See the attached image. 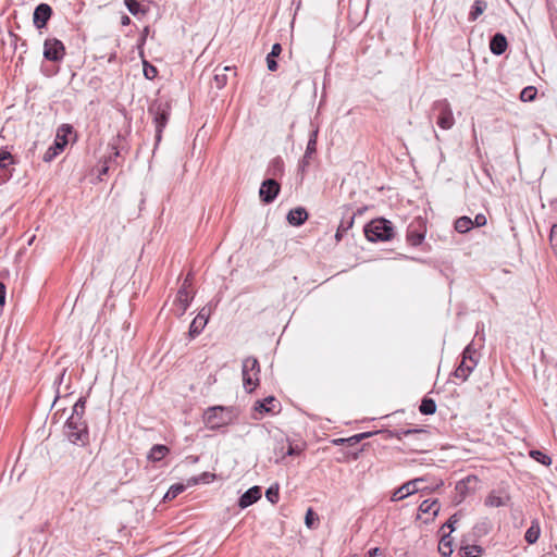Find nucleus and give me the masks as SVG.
Listing matches in <instances>:
<instances>
[{
    "label": "nucleus",
    "instance_id": "nucleus-50",
    "mask_svg": "<svg viewBox=\"0 0 557 557\" xmlns=\"http://www.w3.org/2000/svg\"><path fill=\"white\" fill-rule=\"evenodd\" d=\"M301 449L298 446H293L292 444L288 445L287 455H299Z\"/></svg>",
    "mask_w": 557,
    "mask_h": 557
},
{
    "label": "nucleus",
    "instance_id": "nucleus-10",
    "mask_svg": "<svg viewBox=\"0 0 557 557\" xmlns=\"http://www.w3.org/2000/svg\"><path fill=\"white\" fill-rule=\"evenodd\" d=\"M65 54V48L61 40L49 38L44 44V57L49 61H60Z\"/></svg>",
    "mask_w": 557,
    "mask_h": 557
},
{
    "label": "nucleus",
    "instance_id": "nucleus-52",
    "mask_svg": "<svg viewBox=\"0 0 557 557\" xmlns=\"http://www.w3.org/2000/svg\"><path fill=\"white\" fill-rule=\"evenodd\" d=\"M361 440H362V438H361V437H359V434H357V435H354V436H351V437H349V438H347V440H343V438H342V440H341V442H348V443H350V444H354V443H358V442H359V441H361Z\"/></svg>",
    "mask_w": 557,
    "mask_h": 557
},
{
    "label": "nucleus",
    "instance_id": "nucleus-8",
    "mask_svg": "<svg viewBox=\"0 0 557 557\" xmlns=\"http://www.w3.org/2000/svg\"><path fill=\"white\" fill-rule=\"evenodd\" d=\"M260 366L255 357H248L243 361L242 374L244 387L251 393L259 384Z\"/></svg>",
    "mask_w": 557,
    "mask_h": 557
},
{
    "label": "nucleus",
    "instance_id": "nucleus-43",
    "mask_svg": "<svg viewBox=\"0 0 557 557\" xmlns=\"http://www.w3.org/2000/svg\"><path fill=\"white\" fill-rule=\"evenodd\" d=\"M214 478V474L205 472L199 479H193V483L197 484L199 482L208 483L211 479Z\"/></svg>",
    "mask_w": 557,
    "mask_h": 557
},
{
    "label": "nucleus",
    "instance_id": "nucleus-33",
    "mask_svg": "<svg viewBox=\"0 0 557 557\" xmlns=\"http://www.w3.org/2000/svg\"><path fill=\"white\" fill-rule=\"evenodd\" d=\"M530 457L544 466H549L552 463V458L541 450H531Z\"/></svg>",
    "mask_w": 557,
    "mask_h": 557
},
{
    "label": "nucleus",
    "instance_id": "nucleus-17",
    "mask_svg": "<svg viewBox=\"0 0 557 557\" xmlns=\"http://www.w3.org/2000/svg\"><path fill=\"white\" fill-rule=\"evenodd\" d=\"M317 139H318V128L313 129L310 134L305 156L299 165V168L302 172L309 165V163H310L309 160H310L311 156L317 151Z\"/></svg>",
    "mask_w": 557,
    "mask_h": 557
},
{
    "label": "nucleus",
    "instance_id": "nucleus-11",
    "mask_svg": "<svg viewBox=\"0 0 557 557\" xmlns=\"http://www.w3.org/2000/svg\"><path fill=\"white\" fill-rule=\"evenodd\" d=\"M15 159L5 149H0V185L8 182L14 172Z\"/></svg>",
    "mask_w": 557,
    "mask_h": 557
},
{
    "label": "nucleus",
    "instance_id": "nucleus-57",
    "mask_svg": "<svg viewBox=\"0 0 557 557\" xmlns=\"http://www.w3.org/2000/svg\"><path fill=\"white\" fill-rule=\"evenodd\" d=\"M370 435H371L370 433H362V434H359V437H361L363 440L366 437H369Z\"/></svg>",
    "mask_w": 557,
    "mask_h": 557
},
{
    "label": "nucleus",
    "instance_id": "nucleus-35",
    "mask_svg": "<svg viewBox=\"0 0 557 557\" xmlns=\"http://www.w3.org/2000/svg\"><path fill=\"white\" fill-rule=\"evenodd\" d=\"M185 486L183 484H174L172 485L166 494L164 495V499L172 500L177 497L181 493H183Z\"/></svg>",
    "mask_w": 557,
    "mask_h": 557
},
{
    "label": "nucleus",
    "instance_id": "nucleus-16",
    "mask_svg": "<svg viewBox=\"0 0 557 557\" xmlns=\"http://www.w3.org/2000/svg\"><path fill=\"white\" fill-rule=\"evenodd\" d=\"M510 500L508 493L504 491H492L485 498V505L488 507H503L507 506Z\"/></svg>",
    "mask_w": 557,
    "mask_h": 557
},
{
    "label": "nucleus",
    "instance_id": "nucleus-54",
    "mask_svg": "<svg viewBox=\"0 0 557 557\" xmlns=\"http://www.w3.org/2000/svg\"><path fill=\"white\" fill-rule=\"evenodd\" d=\"M108 171H109V164H108V162L106 161V162H104V164H103V166H102V168H101V170L99 171V174H100V175H104V174H107V173H108Z\"/></svg>",
    "mask_w": 557,
    "mask_h": 557
},
{
    "label": "nucleus",
    "instance_id": "nucleus-7",
    "mask_svg": "<svg viewBox=\"0 0 557 557\" xmlns=\"http://www.w3.org/2000/svg\"><path fill=\"white\" fill-rule=\"evenodd\" d=\"M232 410L230 408L222 406L209 408L203 416L206 425L212 430L228 424L232 421Z\"/></svg>",
    "mask_w": 557,
    "mask_h": 557
},
{
    "label": "nucleus",
    "instance_id": "nucleus-42",
    "mask_svg": "<svg viewBox=\"0 0 557 557\" xmlns=\"http://www.w3.org/2000/svg\"><path fill=\"white\" fill-rule=\"evenodd\" d=\"M549 240L554 248H557V224H554L550 228Z\"/></svg>",
    "mask_w": 557,
    "mask_h": 557
},
{
    "label": "nucleus",
    "instance_id": "nucleus-34",
    "mask_svg": "<svg viewBox=\"0 0 557 557\" xmlns=\"http://www.w3.org/2000/svg\"><path fill=\"white\" fill-rule=\"evenodd\" d=\"M536 94H537V90L535 87L533 86H528L525 88L522 89L521 94H520V99L524 102L527 101H532L535 99L536 97Z\"/></svg>",
    "mask_w": 557,
    "mask_h": 557
},
{
    "label": "nucleus",
    "instance_id": "nucleus-12",
    "mask_svg": "<svg viewBox=\"0 0 557 557\" xmlns=\"http://www.w3.org/2000/svg\"><path fill=\"white\" fill-rule=\"evenodd\" d=\"M280 193V184L273 180H265L260 187L259 195L263 202L271 203Z\"/></svg>",
    "mask_w": 557,
    "mask_h": 557
},
{
    "label": "nucleus",
    "instance_id": "nucleus-23",
    "mask_svg": "<svg viewBox=\"0 0 557 557\" xmlns=\"http://www.w3.org/2000/svg\"><path fill=\"white\" fill-rule=\"evenodd\" d=\"M541 534V528L539 521H532L531 525L528 528L524 534V539L529 544H534Z\"/></svg>",
    "mask_w": 557,
    "mask_h": 557
},
{
    "label": "nucleus",
    "instance_id": "nucleus-6",
    "mask_svg": "<svg viewBox=\"0 0 557 557\" xmlns=\"http://www.w3.org/2000/svg\"><path fill=\"white\" fill-rule=\"evenodd\" d=\"M193 275L188 273L186 278L184 280L182 286L177 290L175 300H174V311L177 317H182L185 314L186 310L189 307L190 301L194 298V293L191 290Z\"/></svg>",
    "mask_w": 557,
    "mask_h": 557
},
{
    "label": "nucleus",
    "instance_id": "nucleus-25",
    "mask_svg": "<svg viewBox=\"0 0 557 557\" xmlns=\"http://www.w3.org/2000/svg\"><path fill=\"white\" fill-rule=\"evenodd\" d=\"M428 432L422 429H400L395 430L391 433L392 437H395L397 440H401L404 437L412 436V435H419V434H426Z\"/></svg>",
    "mask_w": 557,
    "mask_h": 557
},
{
    "label": "nucleus",
    "instance_id": "nucleus-28",
    "mask_svg": "<svg viewBox=\"0 0 557 557\" xmlns=\"http://www.w3.org/2000/svg\"><path fill=\"white\" fill-rule=\"evenodd\" d=\"M424 239V234L413 228L412 225L409 226L407 232V242L411 246H419Z\"/></svg>",
    "mask_w": 557,
    "mask_h": 557
},
{
    "label": "nucleus",
    "instance_id": "nucleus-44",
    "mask_svg": "<svg viewBox=\"0 0 557 557\" xmlns=\"http://www.w3.org/2000/svg\"><path fill=\"white\" fill-rule=\"evenodd\" d=\"M471 481V478L468 476L466 480H462V481H459L457 484H456V490L460 493V494H463L466 488H467V483H469Z\"/></svg>",
    "mask_w": 557,
    "mask_h": 557
},
{
    "label": "nucleus",
    "instance_id": "nucleus-46",
    "mask_svg": "<svg viewBox=\"0 0 557 557\" xmlns=\"http://www.w3.org/2000/svg\"><path fill=\"white\" fill-rule=\"evenodd\" d=\"M458 520H459V519H458L457 513L453 515V516L448 519V521L443 525V529H444V528H448L450 531H453V530H454V525H455V523H457V522H458Z\"/></svg>",
    "mask_w": 557,
    "mask_h": 557
},
{
    "label": "nucleus",
    "instance_id": "nucleus-30",
    "mask_svg": "<svg viewBox=\"0 0 557 557\" xmlns=\"http://www.w3.org/2000/svg\"><path fill=\"white\" fill-rule=\"evenodd\" d=\"M487 8V3L484 0H475L472 9L469 13V20L475 21Z\"/></svg>",
    "mask_w": 557,
    "mask_h": 557
},
{
    "label": "nucleus",
    "instance_id": "nucleus-48",
    "mask_svg": "<svg viewBox=\"0 0 557 557\" xmlns=\"http://www.w3.org/2000/svg\"><path fill=\"white\" fill-rule=\"evenodd\" d=\"M272 168L274 171L281 172L283 170V160L280 158H276L272 161Z\"/></svg>",
    "mask_w": 557,
    "mask_h": 557
},
{
    "label": "nucleus",
    "instance_id": "nucleus-24",
    "mask_svg": "<svg viewBox=\"0 0 557 557\" xmlns=\"http://www.w3.org/2000/svg\"><path fill=\"white\" fill-rule=\"evenodd\" d=\"M282 47L280 44H274L272 46L271 52L267 57V66L269 71L274 72L277 70L275 58L280 55Z\"/></svg>",
    "mask_w": 557,
    "mask_h": 557
},
{
    "label": "nucleus",
    "instance_id": "nucleus-40",
    "mask_svg": "<svg viewBox=\"0 0 557 557\" xmlns=\"http://www.w3.org/2000/svg\"><path fill=\"white\" fill-rule=\"evenodd\" d=\"M354 224V216H349L347 220H342L338 231L339 232H346L348 231Z\"/></svg>",
    "mask_w": 557,
    "mask_h": 557
},
{
    "label": "nucleus",
    "instance_id": "nucleus-5",
    "mask_svg": "<svg viewBox=\"0 0 557 557\" xmlns=\"http://www.w3.org/2000/svg\"><path fill=\"white\" fill-rule=\"evenodd\" d=\"M431 117L436 120V124L442 129H450L455 124L451 107L446 99L434 101L431 108Z\"/></svg>",
    "mask_w": 557,
    "mask_h": 557
},
{
    "label": "nucleus",
    "instance_id": "nucleus-51",
    "mask_svg": "<svg viewBox=\"0 0 557 557\" xmlns=\"http://www.w3.org/2000/svg\"><path fill=\"white\" fill-rule=\"evenodd\" d=\"M369 557H384L380 548H371L368 553Z\"/></svg>",
    "mask_w": 557,
    "mask_h": 557
},
{
    "label": "nucleus",
    "instance_id": "nucleus-15",
    "mask_svg": "<svg viewBox=\"0 0 557 557\" xmlns=\"http://www.w3.org/2000/svg\"><path fill=\"white\" fill-rule=\"evenodd\" d=\"M52 9L47 3H40L34 11L33 21L37 28L46 26L47 22L51 17Z\"/></svg>",
    "mask_w": 557,
    "mask_h": 557
},
{
    "label": "nucleus",
    "instance_id": "nucleus-18",
    "mask_svg": "<svg viewBox=\"0 0 557 557\" xmlns=\"http://www.w3.org/2000/svg\"><path fill=\"white\" fill-rule=\"evenodd\" d=\"M261 497V488L259 486H252L249 490H247L239 498L238 506L242 509H245L252 504H255L257 500H259Z\"/></svg>",
    "mask_w": 557,
    "mask_h": 557
},
{
    "label": "nucleus",
    "instance_id": "nucleus-26",
    "mask_svg": "<svg viewBox=\"0 0 557 557\" xmlns=\"http://www.w3.org/2000/svg\"><path fill=\"white\" fill-rule=\"evenodd\" d=\"M438 552L443 557H449L453 554V543L448 534L442 536L438 543Z\"/></svg>",
    "mask_w": 557,
    "mask_h": 557
},
{
    "label": "nucleus",
    "instance_id": "nucleus-27",
    "mask_svg": "<svg viewBox=\"0 0 557 557\" xmlns=\"http://www.w3.org/2000/svg\"><path fill=\"white\" fill-rule=\"evenodd\" d=\"M275 398L272 396H269L264 398L262 401H257L255 409L261 413L263 412H274V403Z\"/></svg>",
    "mask_w": 557,
    "mask_h": 557
},
{
    "label": "nucleus",
    "instance_id": "nucleus-31",
    "mask_svg": "<svg viewBox=\"0 0 557 557\" xmlns=\"http://www.w3.org/2000/svg\"><path fill=\"white\" fill-rule=\"evenodd\" d=\"M419 410L425 416L433 414L436 411V404L432 398H423Z\"/></svg>",
    "mask_w": 557,
    "mask_h": 557
},
{
    "label": "nucleus",
    "instance_id": "nucleus-39",
    "mask_svg": "<svg viewBox=\"0 0 557 557\" xmlns=\"http://www.w3.org/2000/svg\"><path fill=\"white\" fill-rule=\"evenodd\" d=\"M265 496L272 504H275L278 500V491L270 487L267 490Z\"/></svg>",
    "mask_w": 557,
    "mask_h": 557
},
{
    "label": "nucleus",
    "instance_id": "nucleus-3",
    "mask_svg": "<svg viewBox=\"0 0 557 557\" xmlns=\"http://www.w3.org/2000/svg\"><path fill=\"white\" fill-rule=\"evenodd\" d=\"M171 107L169 102L157 100L149 107V113L153 116L156 125V143L159 144L162 138L163 128L166 126Z\"/></svg>",
    "mask_w": 557,
    "mask_h": 557
},
{
    "label": "nucleus",
    "instance_id": "nucleus-38",
    "mask_svg": "<svg viewBox=\"0 0 557 557\" xmlns=\"http://www.w3.org/2000/svg\"><path fill=\"white\" fill-rule=\"evenodd\" d=\"M158 74L157 69L153 65L148 64L147 62L144 63V75L148 79H153Z\"/></svg>",
    "mask_w": 557,
    "mask_h": 557
},
{
    "label": "nucleus",
    "instance_id": "nucleus-32",
    "mask_svg": "<svg viewBox=\"0 0 557 557\" xmlns=\"http://www.w3.org/2000/svg\"><path fill=\"white\" fill-rule=\"evenodd\" d=\"M463 557H479L482 554V547L479 545H467L460 548Z\"/></svg>",
    "mask_w": 557,
    "mask_h": 557
},
{
    "label": "nucleus",
    "instance_id": "nucleus-20",
    "mask_svg": "<svg viewBox=\"0 0 557 557\" xmlns=\"http://www.w3.org/2000/svg\"><path fill=\"white\" fill-rule=\"evenodd\" d=\"M308 219V212L302 207L292 209L287 214V221L294 226H299Z\"/></svg>",
    "mask_w": 557,
    "mask_h": 557
},
{
    "label": "nucleus",
    "instance_id": "nucleus-19",
    "mask_svg": "<svg viewBox=\"0 0 557 557\" xmlns=\"http://www.w3.org/2000/svg\"><path fill=\"white\" fill-rule=\"evenodd\" d=\"M507 46V39L500 33L495 34L490 41V49L496 55L503 54L506 51Z\"/></svg>",
    "mask_w": 557,
    "mask_h": 557
},
{
    "label": "nucleus",
    "instance_id": "nucleus-21",
    "mask_svg": "<svg viewBox=\"0 0 557 557\" xmlns=\"http://www.w3.org/2000/svg\"><path fill=\"white\" fill-rule=\"evenodd\" d=\"M170 449L165 445L157 444L151 447V449L148 453V459L150 461H160L162 460L168 454Z\"/></svg>",
    "mask_w": 557,
    "mask_h": 557
},
{
    "label": "nucleus",
    "instance_id": "nucleus-13",
    "mask_svg": "<svg viewBox=\"0 0 557 557\" xmlns=\"http://www.w3.org/2000/svg\"><path fill=\"white\" fill-rule=\"evenodd\" d=\"M210 315V309H207L206 307L202 308L197 317L191 321L189 326V335L191 338L199 335L202 330L205 329L206 324L208 323V319Z\"/></svg>",
    "mask_w": 557,
    "mask_h": 557
},
{
    "label": "nucleus",
    "instance_id": "nucleus-36",
    "mask_svg": "<svg viewBox=\"0 0 557 557\" xmlns=\"http://www.w3.org/2000/svg\"><path fill=\"white\" fill-rule=\"evenodd\" d=\"M125 4H126L128 11L134 15L145 12L138 0H125Z\"/></svg>",
    "mask_w": 557,
    "mask_h": 557
},
{
    "label": "nucleus",
    "instance_id": "nucleus-22",
    "mask_svg": "<svg viewBox=\"0 0 557 557\" xmlns=\"http://www.w3.org/2000/svg\"><path fill=\"white\" fill-rule=\"evenodd\" d=\"M440 509H441V506L436 499H433V500L425 499L419 506V510L421 512L431 513L433 517L437 516Z\"/></svg>",
    "mask_w": 557,
    "mask_h": 557
},
{
    "label": "nucleus",
    "instance_id": "nucleus-41",
    "mask_svg": "<svg viewBox=\"0 0 557 557\" xmlns=\"http://www.w3.org/2000/svg\"><path fill=\"white\" fill-rule=\"evenodd\" d=\"M313 521H314V512L311 508L307 510L306 517H305V523L308 528H313Z\"/></svg>",
    "mask_w": 557,
    "mask_h": 557
},
{
    "label": "nucleus",
    "instance_id": "nucleus-29",
    "mask_svg": "<svg viewBox=\"0 0 557 557\" xmlns=\"http://www.w3.org/2000/svg\"><path fill=\"white\" fill-rule=\"evenodd\" d=\"M472 226L473 221L469 216H460L455 222V230L461 234L469 232Z\"/></svg>",
    "mask_w": 557,
    "mask_h": 557
},
{
    "label": "nucleus",
    "instance_id": "nucleus-2",
    "mask_svg": "<svg viewBox=\"0 0 557 557\" xmlns=\"http://www.w3.org/2000/svg\"><path fill=\"white\" fill-rule=\"evenodd\" d=\"M364 235L370 242H386L394 237V227L388 220L375 219L366 225Z\"/></svg>",
    "mask_w": 557,
    "mask_h": 557
},
{
    "label": "nucleus",
    "instance_id": "nucleus-1",
    "mask_svg": "<svg viewBox=\"0 0 557 557\" xmlns=\"http://www.w3.org/2000/svg\"><path fill=\"white\" fill-rule=\"evenodd\" d=\"M64 433L72 444L86 446L89 443L87 423L81 417L70 416L64 426Z\"/></svg>",
    "mask_w": 557,
    "mask_h": 557
},
{
    "label": "nucleus",
    "instance_id": "nucleus-58",
    "mask_svg": "<svg viewBox=\"0 0 557 557\" xmlns=\"http://www.w3.org/2000/svg\"><path fill=\"white\" fill-rule=\"evenodd\" d=\"M113 154H114V157H115V158H117V157L120 156V152H119L117 150H115V151L113 152Z\"/></svg>",
    "mask_w": 557,
    "mask_h": 557
},
{
    "label": "nucleus",
    "instance_id": "nucleus-14",
    "mask_svg": "<svg viewBox=\"0 0 557 557\" xmlns=\"http://www.w3.org/2000/svg\"><path fill=\"white\" fill-rule=\"evenodd\" d=\"M424 480L422 478H417L414 480H411V481H408L406 482L405 484H403L400 487H398L393 496H392V500L393 502H398V500H401L406 497H408L409 495L418 492V483L419 482H423Z\"/></svg>",
    "mask_w": 557,
    "mask_h": 557
},
{
    "label": "nucleus",
    "instance_id": "nucleus-55",
    "mask_svg": "<svg viewBox=\"0 0 557 557\" xmlns=\"http://www.w3.org/2000/svg\"><path fill=\"white\" fill-rule=\"evenodd\" d=\"M343 233H344V232H339V231L337 230L336 235H335L336 240H341Z\"/></svg>",
    "mask_w": 557,
    "mask_h": 557
},
{
    "label": "nucleus",
    "instance_id": "nucleus-49",
    "mask_svg": "<svg viewBox=\"0 0 557 557\" xmlns=\"http://www.w3.org/2000/svg\"><path fill=\"white\" fill-rule=\"evenodd\" d=\"M5 304V285L0 282V307Z\"/></svg>",
    "mask_w": 557,
    "mask_h": 557
},
{
    "label": "nucleus",
    "instance_id": "nucleus-47",
    "mask_svg": "<svg viewBox=\"0 0 557 557\" xmlns=\"http://www.w3.org/2000/svg\"><path fill=\"white\" fill-rule=\"evenodd\" d=\"M214 81L216 83V87L218 88H221L225 85L226 83V76L224 74H215L214 75Z\"/></svg>",
    "mask_w": 557,
    "mask_h": 557
},
{
    "label": "nucleus",
    "instance_id": "nucleus-53",
    "mask_svg": "<svg viewBox=\"0 0 557 557\" xmlns=\"http://www.w3.org/2000/svg\"><path fill=\"white\" fill-rule=\"evenodd\" d=\"M361 440H362V438H361V437H359V434H357V435H354V436H351V437H349V438H347V440H343V438H342V440H341V442H348V443H350V444H354V443H358V442H359V441H361Z\"/></svg>",
    "mask_w": 557,
    "mask_h": 557
},
{
    "label": "nucleus",
    "instance_id": "nucleus-37",
    "mask_svg": "<svg viewBox=\"0 0 557 557\" xmlns=\"http://www.w3.org/2000/svg\"><path fill=\"white\" fill-rule=\"evenodd\" d=\"M85 412V401L81 398L73 406L72 414L83 418Z\"/></svg>",
    "mask_w": 557,
    "mask_h": 557
},
{
    "label": "nucleus",
    "instance_id": "nucleus-45",
    "mask_svg": "<svg viewBox=\"0 0 557 557\" xmlns=\"http://www.w3.org/2000/svg\"><path fill=\"white\" fill-rule=\"evenodd\" d=\"M487 220L484 214H476L473 221V225H476L479 227L484 226L486 224Z\"/></svg>",
    "mask_w": 557,
    "mask_h": 557
},
{
    "label": "nucleus",
    "instance_id": "nucleus-9",
    "mask_svg": "<svg viewBox=\"0 0 557 557\" xmlns=\"http://www.w3.org/2000/svg\"><path fill=\"white\" fill-rule=\"evenodd\" d=\"M73 133V127L69 124H63L58 128L57 137L54 144L47 149L44 154V161L50 162L52 161L60 152L63 151L64 147L67 145L69 139L67 136Z\"/></svg>",
    "mask_w": 557,
    "mask_h": 557
},
{
    "label": "nucleus",
    "instance_id": "nucleus-4",
    "mask_svg": "<svg viewBox=\"0 0 557 557\" xmlns=\"http://www.w3.org/2000/svg\"><path fill=\"white\" fill-rule=\"evenodd\" d=\"M479 361V352L472 344L466 346L462 351V358L459 366L454 371V375L462 382L467 381Z\"/></svg>",
    "mask_w": 557,
    "mask_h": 557
},
{
    "label": "nucleus",
    "instance_id": "nucleus-56",
    "mask_svg": "<svg viewBox=\"0 0 557 557\" xmlns=\"http://www.w3.org/2000/svg\"><path fill=\"white\" fill-rule=\"evenodd\" d=\"M128 23H129L128 16H124L123 20H122V24L123 25H127Z\"/></svg>",
    "mask_w": 557,
    "mask_h": 557
}]
</instances>
